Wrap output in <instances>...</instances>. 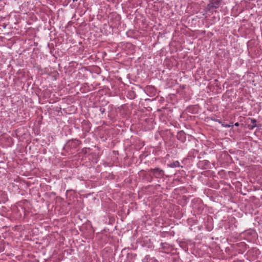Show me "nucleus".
I'll use <instances>...</instances> for the list:
<instances>
[{
    "label": "nucleus",
    "instance_id": "1",
    "mask_svg": "<svg viewBox=\"0 0 262 262\" xmlns=\"http://www.w3.org/2000/svg\"><path fill=\"white\" fill-rule=\"evenodd\" d=\"M149 171L155 177L157 178H160L164 174V171L159 168H151Z\"/></svg>",
    "mask_w": 262,
    "mask_h": 262
},
{
    "label": "nucleus",
    "instance_id": "2",
    "mask_svg": "<svg viewBox=\"0 0 262 262\" xmlns=\"http://www.w3.org/2000/svg\"><path fill=\"white\" fill-rule=\"evenodd\" d=\"M180 166V163L178 161H174L170 164V166L173 168L179 167Z\"/></svg>",
    "mask_w": 262,
    "mask_h": 262
},
{
    "label": "nucleus",
    "instance_id": "3",
    "mask_svg": "<svg viewBox=\"0 0 262 262\" xmlns=\"http://www.w3.org/2000/svg\"><path fill=\"white\" fill-rule=\"evenodd\" d=\"M235 125L236 126H238V123H236Z\"/></svg>",
    "mask_w": 262,
    "mask_h": 262
}]
</instances>
